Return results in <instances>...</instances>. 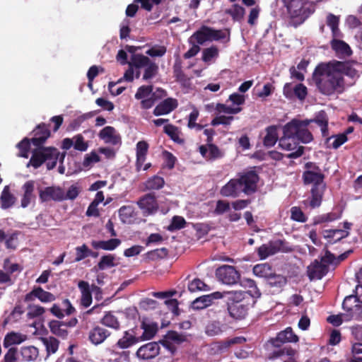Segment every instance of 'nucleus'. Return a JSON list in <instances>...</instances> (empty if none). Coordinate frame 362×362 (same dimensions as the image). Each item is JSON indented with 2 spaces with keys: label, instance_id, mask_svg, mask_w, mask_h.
Masks as SVG:
<instances>
[{
  "label": "nucleus",
  "instance_id": "f257e3e1",
  "mask_svg": "<svg viewBox=\"0 0 362 362\" xmlns=\"http://www.w3.org/2000/svg\"><path fill=\"white\" fill-rule=\"evenodd\" d=\"M344 75L353 79L359 76L358 71L347 63L332 61L318 64L313 74V82L319 91L327 95L344 90Z\"/></svg>",
  "mask_w": 362,
  "mask_h": 362
},
{
  "label": "nucleus",
  "instance_id": "f03ea898",
  "mask_svg": "<svg viewBox=\"0 0 362 362\" xmlns=\"http://www.w3.org/2000/svg\"><path fill=\"white\" fill-rule=\"evenodd\" d=\"M259 180L257 174L252 171L243 172L239 174L238 178L230 180L220 189L223 197L235 198L242 192L246 194L254 193L257 189V183Z\"/></svg>",
  "mask_w": 362,
  "mask_h": 362
},
{
  "label": "nucleus",
  "instance_id": "7ed1b4c3",
  "mask_svg": "<svg viewBox=\"0 0 362 362\" xmlns=\"http://www.w3.org/2000/svg\"><path fill=\"white\" fill-rule=\"evenodd\" d=\"M66 153H60L55 148H40L35 150L28 163L27 166L32 165L35 168L40 167L43 163H46L48 170H51L56 166L59 160L60 165L58 168V172L60 174L65 173V168L62 165L65 158Z\"/></svg>",
  "mask_w": 362,
  "mask_h": 362
},
{
  "label": "nucleus",
  "instance_id": "20e7f679",
  "mask_svg": "<svg viewBox=\"0 0 362 362\" xmlns=\"http://www.w3.org/2000/svg\"><path fill=\"white\" fill-rule=\"evenodd\" d=\"M305 184H312L311 198L310 205L312 208L318 207L322 202V196L326 188L324 182V175L321 170L316 168L313 170H308L303 173Z\"/></svg>",
  "mask_w": 362,
  "mask_h": 362
},
{
  "label": "nucleus",
  "instance_id": "39448f33",
  "mask_svg": "<svg viewBox=\"0 0 362 362\" xmlns=\"http://www.w3.org/2000/svg\"><path fill=\"white\" fill-rule=\"evenodd\" d=\"M295 126L286 124L284 127V136L279 139V147L285 151H291L288 155L289 158H297L302 156L304 148L298 146V139L295 136Z\"/></svg>",
  "mask_w": 362,
  "mask_h": 362
},
{
  "label": "nucleus",
  "instance_id": "423d86ee",
  "mask_svg": "<svg viewBox=\"0 0 362 362\" xmlns=\"http://www.w3.org/2000/svg\"><path fill=\"white\" fill-rule=\"evenodd\" d=\"M224 39L226 42L229 40V32L227 30H215L203 26L190 37L189 41L202 45L206 41H218Z\"/></svg>",
  "mask_w": 362,
  "mask_h": 362
},
{
  "label": "nucleus",
  "instance_id": "0eeeda50",
  "mask_svg": "<svg viewBox=\"0 0 362 362\" xmlns=\"http://www.w3.org/2000/svg\"><path fill=\"white\" fill-rule=\"evenodd\" d=\"M313 120H298L293 119L287 124H293L295 126L296 132L295 136L298 141L304 144H308L313 140V136L311 132L307 129V127L312 122Z\"/></svg>",
  "mask_w": 362,
  "mask_h": 362
},
{
  "label": "nucleus",
  "instance_id": "6e6552de",
  "mask_svg": "<svg viewBox=\"0 0 362 362\" xmlns=\"http://www.w3.org/2000/svg\"><path fill=\"white\" fill-rule=\"evenodd\" d=\"M216 275L219 281L228 285L235 284L240 279L239 272L234 267L223 265L216 271Z\"/></svg>",
  "mask_w": 362,
  "mask_h": 362
},
{
  "label": "nucleus",
  "instance_id": "1a4fd4ad",
  "mask_svg": "<svg viewBox=\"0 0 362 362\" xmlns=\"http://www.w3.org/2000/svg\"><path fill=\"white\" fill-rule=\"evenodd\" d=\"M136 204L144 216L155 214L159 209L156 197L151 193L140 197Z\"/></svg>",
  "mask_w": 362,
  "mask_h": 362
},
{
  "label": "nucleus",
  "instance_id": "9d476101",
  "mask_svg": "<svg viewBox=\"0 0 362 362\" xmlns=\"http://www.w3.org/2000/svg\"><path fill=\"white\" fill-rule=\"evenodd\" d=\"M39 198L42 202L64 201V189L57 186L45 187L39 191Z\"/></svg>",
  "mask_w": 362,
  "mask_h": 362
},
{
  "label": "nucleus",
  "instance_id": "9b49d317",
  "mask_svg": "<svg viewBox=\"0 0 362 362\" xmlns=\"http://www.w3.org/2000/svg\"><path fill=\"white\" fill-rule=\"evenodd\" d=\"M291 250V248H284V242L281 240H276L269 242L267 244H264L257 250L259 257L261 259H264L279 251L287 252Z\"/></svg>",
  "mask_w": 362,
  "mask_h": 362
},
{
  "label": "nucleus",
  "instance_id": "f8f14e48",
  "mask_svg": "<svg viewBox=\"0 0 362 362\" xmlns=\"http://www.w3.org/2000/svg\"><path fill=\"white\" fill-rule=\"evenodd\" d=\"M160 353V346L157 342H148L140 346L136 356L139 360H150L156 357Z\"/></svg>",
  "mask_w": 362,
  "mask_h": 362
},
{
  "label": "nucleus",
  "instance_id": "ddd939ff",
  "mask_svg": "<svg viewBox=\"0 0 362 362\" xmlns=\"http://www.w3.org/2000/svg\"><path fill=\"white\" fill-rule=\"evenodd\" d=\"M139 342H141L136 332V329H131L123 332L118 339L116 346L121 349H128Z\"/></svg>",
  "mask_w": 362,
  "mask_h": 362
},
{
  "label": "nucleus",
  "instance_id": "4468645a",
  "mask_svg": "<svg viewBox=\"0 0 362 362\" xmlns=\"http://www.w3.org/2000/svg\"><path fill=\"white\" fill-rule=\"evenodd\" d=\"M299 340L298 337L293 333L291 327H286L284 330L278 333L276 338L271 339V344L276 347H279L285 343H296Z\"/></svg>",
  "mask_w": 362,
  "mask_h": 362
},
{
  "label": "nucleus",
  "instance_id": "2eb2a0df",
  "mask_svg": "<svg viewBox=\"0 0 362 362\" xmlns=\"http://www.w3.org/2000/svg\"><path fill=\"white\" fill-rule=\"evenodd\" d=\"M21 189L23 194L21 199V206L26 208L35 202L36 197L34 193L35 182L33 180L25 182Z\"/></svg>",
  "mask_w": 362,
  "mask_h": 362
},
{
  "label": "nucleus",
  "instance_id": "dca6fc26",
  "mask_svg": "<svg viewBox=\"0 0 362 362\" xmlns=\"http://www.w3.org/2000/svg\"><path fill=\"white\" fill-rule=\"evenodd\" d=\"M199 150L202 157L209 161L219 159L224 156V153L218 146L211 143L201 146Z\"/></svg>",
  "mask_w": 362,
  "mask_h": 362
},
{
  "label": "nucleus",
  "instance_id": "f3484780",
  "mask_svg": "<svg viewBox=\"0 0 362 362\" xmlns=\"http://www.w3.org/2000/svg\"><path fill=\"white\" fill-rule=\"evenodd\" d=\"M351 223L349 222L344 223V230L335 229L328 230L324 232L325 238L328 240V242L333 244L349 235V230H350Z\"/></svg>",
  "mask_w": 362,
  "mask_h": 362
},
{
  "label": "nucleus",
  "instance_id": "a211bd4d",
  "mask_svg": "<svg viewBox=\"0 0 362 362\" xmlns=\"http://www.w3.org/2000/svg\"><path fill=\"white\" fill-rule=\"evenodd\" d=\"M223 294L221 292H214L209 295H204L196 298L192 302V308L195 310H202L211 305L214 300L221 299Z\"/></svg>",
  "mask_w": 362,
  "mask_h": 362
},
{
  "label": "nucleus",
  "instance_id": "6ab92c4d",
  "mask_svg": "<svg viewBox=\"0 0 362 362\" xmlns=\"http://www.w3.org/2000/svg\"><path fill=\"white\" fill-rule=\"evenodd\" d=\"M99 138L105 144L117 145L121 143V137L116 129L110 126L102 129L98 134Z\"/></svg>",
  "mask_w": 362,
  "mask_h": 362
},
{
  "label": "nucleus",
  "instance_id": "aec40b11",
  "mask_svg": "<svg viewBox=\"0 0 362 362\" xmlns=\"http://www.w3.org/2000/svg\"><path fill=\"white\" fill-rule=\"evenodd\" d=\"M343 308L349 313L350 318H358L362 315V303H356L354 297H346L342 304Z\"/></svg>",
  "mask_w": 362,
  "mask_h": 362
},
{
  "label": "nucleus",
  "instance_id": "412c9836",
  "mask_svg": "<svg viewBox=\"0 0 362 362\" xmlns=\"http://www.w3.org/2000/svg\"><path fill=\"white\" fill-rule=\"evenodd\" d=\"M37 298L42 303H51L55 300L56 297L54 294L43 290L41 287H37L33 289L29 293L25 296V300L26 301H31Z\"/></svg>",
  "mask_w": 362,
  "mask_h": 362
},
{
  "label": "nucleus",
  "instance_id": "4be33fe9",
  "mask_svg": "<svg viewBox=\"0 0 362 362\" xmlns=\"http://www.w3.org/2000/svg\"><path fill=\"white\" fill-rule=\"evenodd\" d=\"M110 336V332L100 326H95L88 332V339L94 345H99L103 343Z\"/></svg>",
  "mask_w": 362,
  "mask_h": 362
},
{
  "label": "nucleus",
  "instance_id": "5701e85b",
  "mask_svg": "<svg viewBox=\"0 0 362 362\" xmlns=\"http://www.w3.org/2000/svg\"><path fill=\"white\" fill-rule=\"evenodd\" d=\"M141 327L144 330L143 334L139 336L141 341L151 339L158 331V324L147 318L142 319Z\"/></svg>",
  "mask_w": 362,
  "mask_h": 362
},
{
  "label": "nucleus",
  "instance_id": "b1692460",
  "mask_svg": "<svg viewBox=\"0 0 362 362\" xmlns=\"http://www.w3.org/2000/svg\"><path fill=\"white\" fill-rule=\"evenodd\" d=\"M186 340L183 334H179L175 331H170L165 336L163 345L171 353L175 350V344H180Z\"/></svg>",
  "mask_w": 362,
  "mask_h": 362
},
{
  "label": "nucleus",
  "instance_id": "393cba45",
  "mask_svg": "<svg viewBox=\"0 0 362 362\" xmlns=\"http://www.w3.org/2000/svg\"><path fill=\"white\" fill-rule=\"evenodd\" d=\"M341 37H332L330 42L331 47L337 55L340 57H349L352 53L351 47L346 42L341 40Z\"/></svg>",
  "mask_w": 362,
  "mask_h": 362
},
{
  "label": "nucleus",
  "instance_id": "a878e982",
  "mask_svg": "<svg viewBox=\"0 0 362 362\" xmlns=\"http://www.w3.org/2000/svg\"><path fill=\"white\" fill-rule=\"evenodd\" d=\"M177 107V101L174 98H167L158 104L153 110L156 116L167 115Z\"/></svg>",
  "mask_w": 362,
  "mask_h": 362
},
{
  "label": "nucleus",
  "instance_id": "bb28decb",
  "mask_svg": "<svg viewBox=\"0 0 362 362\" xmlns=\"http://www.w3.org/2000/svg\"><path fill=\"white\" fill-rule=\"evenodd\" d=\"M327 272V266L318 261H315L308 267V275L310 280L320 279Z\"/></svg>",
  "mask_w": 362,
  "mask_h": 362
},
{
  "label": "nucleus",
  "instance_id": "cd10ccee",
  "mask_svg": "<svg viewBox=\"0 0 362 362\" xmlns=\"http://www.w3.org/2000/svg\"><path fill=\"white\" fill-rule=\"evenodd\" d=\"M78 287L81 293V303L86 308L89 307L92 303L91 286L84 281H80Z\"/></svg>",
  "mask_w": 362,
  "mask_h": 362
},
{
  "label": "nucleus",
  "instance_id": "c85d7f7f",
  "mask_svg": "<svg viewBox=\"0 0 362 362\" xmlns=\"http://www.w3.org/2000/svg\"><path fill=\"white\" fill-rule=\"evenodd\" d=\"M340 16L328 13L326 16V24L330 28L332 37H343L344 35L339 29Z\"/></svg>",
  "mask_w": 362,
  "mask_h": 362
},
{
  "label": "nucleus",
  "instance_id": "c756f323",
  "mask_svg": "<svg viewBox=\"0 0 362 362\" xmlns=\"http://www.w3.org/2000/svg\"><path fill=\"white\" fill-rule=\"evenodd\" d=\"M230 315L235 319L244 318L247 313V306L244 303H231L228 305Z\"/></svg>",
  "mask_w": 362,
  "mask_h": 362
},
{
  "label": "nucleus",
  "instance_id": "7c9ffc66",
  "mask_svg": "<svg viewBox=\"0 0 362 362\" xmlns=\"http://www.w3.org/2000/svg\"><path fill=\"white\" fill-rule=\"evenodd\" d=\"M148 144L144 141H139L136 144V168L140 170L146 160Z\"/></svg>",
  "mask_w": 362,
  "mask_h": 362
},
{
  "label": "nucleus",
  "instance_id": "2f4dec72",
  "mask_svg": "<svg viewBox=\"0 0 362 362\" xmlns=\"http://www.w3.org/2000/svg\"><path fill=\"white\" fill-rule=\"evenodd\" d=\"M49 131L45 127V125H39L37 129L35 130V137L31 139L33 145L40 146L45 141L49 136Z\"/></svg>",
  "mask_w": 362,
  "mask_h": 362
},
{
  "label": "nucleus",
  "instance_id": "473e14b6",
  "mask_svg": "<svg viewBox=\"0 0 362 362\" xmlns=\"http://www.w3.org/2000/svg\"><path fill=\"white\" fill-rule=\"evenodd\" d=\"M27 339L25 334L20 332H11L8 333L4 340V345L5 347H8L12 345L20 344Z\"/></svg>",
  "mask_w": 362,
  "mask_h": 362
},
{
  "label": "nucleus",
  "instance_id": "72a5a7b5",
  "mask_svg": "<svg viewBox=\"0 0 362 362\" xmlns=\"http://www.w3.org/2000/svg\"><path fill=\"white\" fill-rule=\"evenodd\" d=\"M121 243L120 240L112 238L108 240L93 241L91 245L95 249H102L104 250H114Z\"/></svg>",
  "mask_w": 362,
  "mask_h": 362
},
{
  "label": "nucleus",
  "instance_id": "f704fd0d",
  "mask_svg": "<svg viewBox=\"0 0 362 362\" xmlns=\"http://www.w3.org/2000/svg\"><path fill=\"white\" fill-rule=\"evenodd\" d=\"M266 134L263 139L264 145L267 147L274 146L278 140L277 128L275 126L268 127L265 129Z\"/></svg>",
  "mask_w": 362,
  "mask_h": 362
},
{
  "label": "nucleus",
  "instance_id": "c9c22d12",
  "mask_svg": "<svg viewBox=\"0 0 362 362\" xmlns=\"http://www.w3.org/2000/svg\"><path fill=\"white\" fill-rule=\"evenodd\" d=\"M21 354L25 361H34L39 357V350L34 346H24L21 348Z\"/></svg>",
  "mask_w": 362,
  "mask_h": 362
},
{
  "label": "nucleus",
  "instance_id": "e433bc0d",
  "mask_svg": "<svg viewBox=\"0 0 362 362\" xmlns=\"http://www.w3.org/2000/svg\"><path fill=\"white\" fill-rule=\"evenodd\" d=\"M219 50L216 46H211L202 51V60L208 64L214 63L218 57Z\"/></svg>",
  "mask_w": 362,
  "mask_h": 362
},
{
  "label": "nucleus",
  "instance_id": "4c0bfd02",
  "mask_svg": "<svg viewBox=\"0 0 362 362\" xmlns=\"http://www.w3.org/2000/svg\"><path fill=\"white\" fill-rule=\"evenodd\" d=\"M16 201L15 197L10 192L9 187L5 186L1 195V206L2 209H8Z\"/></svg>",
  "mask_w": 362,
  "mask_h": 362
},
{
  "label": "nucleus",
  "instance_id": "58836bf2",
  "mask_svg": "<svg viewBox=\"0 0 362 362\" xmlns=\"http://www.w3.org/2000/svg\"><path fill=\"white\" fill-rule=\"evenodd\" d=\"M312 120V122H315L320 127L322 135L323 136H327L328 135V118L326 113L324 111H320L315 115V118Z\"/></svg>",
  "mask_w": 362,
  "mask_h": 362
},
{
  "label": "nucleus",
  "instance_id": "ea45409f",
  "mask_svg": "<svg viewBox=\"0 0 362 362\" xmlns=\"http://www.w3.org/2000/svg\"><path fill=\"white\" fill-rule=\"evenodd\" d=\"M50 331L54 334L65 337L67 335L66 325L59 320H52L49 324Z\"/></svg>",
  "mask_w": 362,
  "mask_h": 362
},
{
  "label": "nucleus",
  "instance_id": "a19ab883",
  "mask_svg": "<svg viewBox=\"0 0 362 362\" xmlns=\"http://www.w3.org/2000/svg\"><path fill=\"white\" fill-rule=\"evenodd\" d=\"M272 269L269 264L264 263L255 265L253 267V273L255 276L267 279L272 274Z\"/></svg>",
  "mask_w": 362,
  "mask_h": 362
},
{
  "label": "nucleus",
  "instance_id": "79ce46f5",
  "mask_svg": "<svg viewBox=\"0 0 362 362\" xmlns=\"http://www.w3.org/2000/svg\"><path fill=\"white\" fill-rule=\"evenodd\" d=\"M120 220L124 223H131L134 216V209L131 206H123L119 209Z\"/></svg>",
  "mask_w": 362,
  "mask_h": 362
},
{
  "label": "nucleus",
  "instance_id": "37998d69",
  "mask_svg": "<svg viewBox=\"0 0 362 362\" xmlns=\"http://www.w3.org/2000/svg\"><path fill=\"white\" fill-rule=\"evenodd\" d=\"M100 322L103 325L116 330L119 329L120 327V324L117 317L111 312L105 313L101 319Z\"/></svg>",
  "mask_w": 362,
  "mask_h": 362
},
{
  "label": "nucleus",
  "instance_id": "c03bdc74",
  "mask_svg": "<svg viewBox=\"0 0 362 362\" xmlns=\"http://www.w3.org/2000/svg\"><path fill=\"white\" fill-rule=\"evenodd\" d=\"M226 13L229 14L234 21H241L245 15V11L243 7L233 4L230 8L226 10Z\"/></svg>",
  "mask_w": 362,
  "mask_h": 362
},
{
  "label": "nucleus",
  "instance_id": "a18cd8bd",
  "mask_svg": "<svg viewBox=\"0 0 362 362\" xmlns=\"http://www.w3.org/2000/svg\"><path fill=\"white\" fill-rule=\"evenodd\" d=\"M151 62L150 59L142 54H134L131 62L129 63V66L136 69L145 68Z\"/></svg>",
  "mask_w": 362,
  "mask_h": 362
},
{
  "label": "nucleus",
  "instance_id": "49530a36",
  "mask_svg": "<svg viewBox=\"0 0 362 362\" xmlns=\"http://www.w3.org/2000/svg\"><path fill=\"white\" fill-rule=\"evenodd\" d=\"M241 284L245 288H248L246 293H248L253 298H259L260 296L261 293L253 280L250 279H245L241 281Z\"/></svg>",
  "mask_w": 362,
  "mask_h": 362
},
{
  "label": "nucleus",
  "instance_id": "de8ad7c7",
  "mask_svg": "<svg viewBox=\"0 0 362 362\" xmlns=\"http://www.w3.org/2000/svg\"><path fill=\"white\" fill-rule=\"evenodd\" d=\"M42 344L45 346L48 355L54 354L59 348V341L54 337H42L41 338Z\"/></svg>",
  "mask_w": 362,
  "mask_h": 362
},
{
  "label": "nucleus",
  "instance_id": "09e8293b",
  "mask_svg": "<svg viewBox=\"0 0 362 362\" xmlns=\"http://www.w3.org/2000/svg\"><path fill=\"white\" fill-rule=\"evenodd\" d=\"M165 184L163 177L159 176H153L145 182V187L148 190L159 189Z\"/></svg>",
  "mask_w": 362,
  "mask_h": 362
},
{
  "label": "nucleus",
  "instance_id": "8fccbe9b",
  "mask_svg": "<svg viewBox=\"0 0 362 362\" xmlns=\"http://www.w3.org/2000/svg\"><path fill=\"white\" fill-rule=\"evenodd\" d=\"M115 266H116L115 257L113 255L103 256L98 264V267L100 270H105Z\"/></svg>",
  "mask_w": 362,
  "mask_h": 362
},
{
  "label": "nucleus",
  "instance_id": "3c124183",
  "mask_svg": "<svg viewBox=\"0 0 362 362\" xmlns=\"http://www.w3.org/2000/svg\"><path fill=\"white\" fill-rule=\"evenodd\" d=\"M215 109L218 114L226 113L229 115H235L239 113L242 110V108L240 107L227 105L221 103L216 104Z\"/></svg>",
  "mask_w": 362,
  "mask_h": 362
},
{
  "label": "nucleus",
  "instance_id": "603ef678",
  "mask_svg": "<svg viewBox=\"0 0 362 362\" xmlns=\"http://www.w3.org/2000/svg\"><path fill=\"white\" fill-rule=\"evenodd\" d=\"M347 141V137L345 134H341L335 136H330L327 139V145L329 147L337 148Z\"/></svg>",
  "mask_w": 362,
  "mask_h": 362
},
{
  "label": "nucleus",
  "instance_id": "864d4df0",
  "mask_svg": "<svg viewBox=\"0 0 362 362\" xmlns=\"http://www.w3.org/2000/svg\"><path fill=\"white\" fill-rule=\"evenodd\" d=\"M286 2V7L289 13L294 16H297L300 14L303 8V3L300 0H290Z\"/></svg>",
  "mask_w": 362,
  "mask_h": 362
},
{
  "label": "nucleus",
  "instance_id": "5fc2aeb1",
  "mask_svg": "<svg viewBox=\"0 0 362 362\" xmlns=\"http://www.w3.org/2000/svg\"><path fill=\"white\" fill-rule=\"evenodd\" d=\"M164 132L166 133L174 141L177 143H182L183 139L180 137L179 129L172 125L168 124L164 127Z\"/></svg>",
  "mask_w": 362,
  "mask_h": 362
},
{
  "label": "nucleus",
  "instance_id": "6e6d98bb",
  "mask_svg": "<svg viewBox=\"0 0 362 362\" xmlns=\"http://www.w3.org/2000/svg\"><path fill=\"white\" fill-rule=\"evenodd\" d=\"M82 188L78 184L71 185L67 189L66 192H64V200H74L81 192Z\"/></svg>",
  "mask_w": 362,
  "mask_h": 362
},
{
  "label": "nucleus",
  "instance_id": "4d7b16f0",
  "mask_svg": "<svg viewBox=\"0 0 362 362\" xmlns=\"http://www.w3.org/2000/svg\"><path fill=\"white\" fill-rule=\"evenodd\" d=\"M188 290L192 292H197L199 291H209V286L199 279H194L191 281L188 284Z\"/></svg>",
  "mask_w": 362,
  "mask_h": 362
},
{
  "label": "nucleus",
  "instance_id": "13d9d810",
  "mask_svg": "<svg viewBox=\"0 0 362 362\" xmlns=\"http://www.w3.org/2000/svg\"><path fill=\"white\" fill-rule=\"evenodd\" d=\"M45 312V309L38 305H30L28 307L27 316L28 318L33 319L42 316Z\"/></svg>",
  "mask_w": 362,
  "mask_h": 362
},
{
  "label": "nucleus",
  "instance_id": "bf43d9fd",
  "mask_svg": "<svg viewBox=\"0 0 362 362\" xmlns=\"http://www.w3.org/2000/svg\"><path fill=\"white\" fill-rule=\"evenodd\" d=\"M100 161L99 155L95 152L92 151L90 153H88L85 156L83 165L84 168H91L95 163Z\"/></svg>",
  "mask_w": 362,
  "mask_h": 362
},
{
  "label": "nucleus",
  "instance_id": "052dcab7",
  "mask_svg": "<svg viewBox=\"0 0 362 362\" xmlns=\"http://www.w3.org/2000/svg\"><path fill=\"white\" fill-rule=\"evenodd\" d=\"M223 332L222 326L218 322H212L209 323L206 328V332L209 336H216Z\"/></svg>",
  "mask_w": 362,
  "mask_h": 362
},
{
  "label": "nucleus",
  "instance_id": "680f3d73",
  "mask_svg": "<svg viewBox=\"0 0 362 362\" xmlns=\"http://www.w3.org/2000/svg\"><path fill=\"white\" fill-rule=\"evenodd\" d=\"M351 354L353 358L349 362H359L362 361V344L355 343L352 345Z\"/></svg>",
  "mask_w": 362,
  "mask_h": 362
},
{
  "label": "nucleus",
  "instance_id": "e2e57ef3",
  "mask_svg": "<svg viewBox=\"0 0 362 362\" xmlns=\"http://www.w3.org/2000/svg\"><path fill=\"white\" fill-rule=\"evenodd\" d=\"M74 147L76 150L80 151H86L88 149V145L85 141L83 136L81 134H77L74 137Z\"/></svg>",
  "mask_w": 362,
  "mask_h": 362
},
{
  "label": "nucleus",
  "instance_id": "0e129e2a",
  "mask_svg": "<svg viewBox=\"0 0 362 362\" xmlns=\"http://www.w3.org/2000/svg\"><path fill=\"white\" fill-rule=\"evenodd\" d=\"M153 91L152 86H142L137 90L135 98L138 100L148 98L151 96Z\"/></svg>",
  "mask_w": 362,
  "mask_h": 362
},
{
  "label": "nucleus",
  "instance_id": "69168bd1",
  "mask_svg": "<svg viewBox=\"0 0 362 362\" xmlns=\"http://www.w3.org/2000/svg\"><path fill=\"white\" fill-rule=\"evenodd\" d=\"M17 147L19 149L18 156L28 158L30 149L29 139L25 138L20 143L18 144Z\"/></svg>",
  "mask_w": 362,
  "mask_h": 362
},
{
  "label": "nucleus",
  "instance_id": "338daca9",
  "mask_svg": "<svg viewBox=\"0 0 362 362\" xmlns=\"http://www.w3.org/2000/svg\"><path fill=\"white\" fill-rule=\"evenodd\" d=\"M91 255V251L86 245L76 248V262H79Z\"/></svg>",
  "mask_w": 362,
  "mask_h": 362
},
{
  "label": "nucleus",
  "instance_id": "774afa93",
  "mask_svg": "<svg viewBox=\"0 0 362 362\" xmlns=\"http://www.w3.org/2000/svg\"><path fill=\"white\" fill-rule=\"evenodd\" d=\"M350 315L349 313L348 315L346 314H341V315H330L327 317V321L332 324L334 326H339L340 325L343 321L344 320H350Z\"/></svg>",
  "mask_w": 362,
  "mask_h": 362
}]
</instances>
